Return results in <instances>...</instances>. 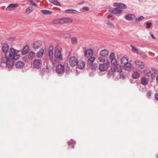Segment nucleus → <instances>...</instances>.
I'll return each mask as SVG.
<instances>
[{
  "mask_svg": "<svg viewBox=\"0 0 158 158\" xmlns=\"http://www.w3.org/2000/svg\"><path fill=\"white\" fill-rule=\"evenodd\" d=\"M140 76V74L137 71L134 72L132 75V77L134 79H136L138 78Z\"/></svg>",
  "mask_w": 158,
  "mask_h": 158,
  "instance_id": "28",
  "label": "nucleus"
},
{
  "mask_svg": "<svg viewBox=\"0 0 158 158\" xmlns=\"http://www.w3.org/2000/svg\"><path fill=\"white\" fill-rule=\"evenodd\" d=\"M77 59L74 56L71 57L69 60V63L71 67L75 66L77 63Z\"/></svg>",
  "mask_w": 158,
  "mask_h": 158,
  "instance_id": "7",
  "label": "nucleus"
},
{
  "mask_svg": "<svg viewBox=\"0 0 158 158\" xmlns=\"http://www.w3.org/2000/svg\"><path fill=\"white\" fill-rule=\"evenodd\" d=\"M147 26L146 27V28H149L151 27V26L152 25V23L151 22L147 23H146Z\"/></svg>",
  "mask_w": 158,
  "mask_h": 158,
  "instance_id": "48",
  "label": "nucleus"
},
{
  "mask_svg": "<svg viewBox=\"0 0 158 158\" xmlns=\"http://www.w3.org/2000/svg\"><path fill=\"white\" fill-rule=\"evenodd\" d=\"M49 57L50 58L54 60V57L53 56V53H51V54L49 55Z\"/></svg>",
  "mask_w": 158,
  "mask_h": 158,
  "instance_id": "53",
  "label": "nucleus"
},
{
  "mask_svg": "<svg viewBox=\"0 0 158 158\" xmlns=\"http://www.w3.org/2000/svg\"><path fill=\"white\" fill-rule=\"evenodd\" d=\"M65 66L66 67V69L65 73L67 74L69 73V71H71V69H70V67L68 66V64H65Z\"/></svg>",
  "mask_w": 158,
  "mask_h": 158,
  "instance_id": "41",
  "label": "nucleus"
},
{
  "mask_svg": "<svg viewBox=\"0 0 158 158\" xmlns=\"http://www.w3.org/2000/svg\"><path fill=\"white\" fill-rule=\"evenodd\" d=\"M64 65L61 64H59L57 65L56 68V71L57 74H62L64 72Z\"/></svg>",
  "mask_w": 158,
  "mask_h": 158,
  "instance_id": "6",
  "label": "nucleus"
},
{
  "mask_svg": "<svg viewBox=\"0 0 158 158\" xmlns=\"http://www.w3.org/2000/svg\"><path fill=\"white\" fill-rule=\"evenodd\" d=\"M130 47H132V50L134 52H135L137 54H139V53L138 49L135 48L132 45H130Z\"/></svg>",
  "mask_w": 158,
  "mask_h": 158,
  "instance_id": "35",
  "label": "nucleus"
},
{
  "mask_svg": "<svg viewBox=\"0 0 158 158\" xmlns=\"http://www.w3.org/2000/svg\"><path fill=\"white\" fill-rule=\"evenodd\" d=\"M53 48L52 47L50 46L49 48V55L53 53Z\"/></svg>",
  "mask_w": 158,
  "mask_h": 158,
  "instance_id": "50",
  "label": "nucleus"
},
{
  "mask_svg": "<svg viewBox=\"0 0 158 158\" xmlns=\"http://www.w3.org/2000/svg\"><path fill=\"white\" fill-rule=\"evenodd\" d=\"M95 60V58L94 57H91L88 60V65H90L93 64V62Z\"/></svg>",
  "mask_w": 158,
  "mask_h": 158,
  "instance_id": "29",
  "label": "nucleus"
},
{
  "mask_svg": "<svg viewBox=\"0 0 158 158\" xmlns=\"http://www.w3.org/2000/svg\"><path fill=\"white\" fill-rule=\"evenodd\" d=\"M1 63H0V66L1 67H3V66L6 65V60L5 58H2L1 60Z\"/></svg>",
  "mask_w": 158,
  "mask_h": 158,
  "instance_id": "34",
  "label": "nucleus"
},
{
  "mask_svg": "<svg viewBox=\"0 0 158 158\" xmlns=\"http://www.w3.org/2000/svg\"><path fill=\"white\" fill-rule=\"evenodd\" d=\"M29 2L31 3L32 5L35 6H37V4L34 2L33 0H30Z\"/></svg>",
  "mask_w": 158,
  "mask_h": 158,
  "instance_id": "49",
  "label": "nucleus"
},
{
  "mask_svg": "<svg viewBox=\"0 0 158 158\" xmlns=\"http://www.w3.org/2000/svg\"><path fill=\"white\" fill-rule=\"evenodd\" d=\"M144 18V17L142 16H140L137 19L135 17V20H133V22L137 23H139L143 20Z\"/></svg>",
  "mask_w": 158,
  "mask_h": 158,
  "instance_id": "25",
  "label": "nucleus"
},
{
  "mask_svg": "<svg viewBox=\"0 0 158 158\" xmlns=\"http://www.w3.org/2000/svg\"><path fill=\"white\" fill-rule=\"evenodd\" d=\"M152 94V93L151 91L149 90L147 92L146 94V96L148 98H149L150 97Z\"/></svg>",
  "mask_w": 158,
  "mask_h": 158,
  "instance_id": "46",
  "label": "nucleus"
},
{
  "mask_svg": "<svg viewBox=\"0 0 158 158\" xmlns=\"http://www.w3.org/2000/svg\"><path fill=\"white\" fill-rule=\"evenodd\" d=\"M60 36H63V37H65V38L67 37L68 36H69L67 34H65L64 33L61 34H60Z\"/></svg>",
  "mask_w": 158,
  "mask_h": 158,
  "instance_id": "51",
  "label": "nucleus"
},
{
  "mask_svg": "<svg viewBox=\"0 0 158 158\" xmlns=\"http://www.w3.org/2000/svg\"><path fill=\"white\" fill-rule=\"evenodd\" d=\"M128 59L127 57H123L121 59V62L122 64H124L128 62Z\"/></svg>",
  "mask_w": 158,
  "mask_h": 158,
  "instance_id": "26",
  "label": "nucleus"
},
{
  "mask_svg": "<svg viewBox=\"0 0 158 158\" xmlns=\"http://www.w3.org/2000/svg\"><path fill=\"white\" fill-rule=\"evenodd\" d=\"M114 69L116 72H118L120 73L122 71V70L121 66L119 64H117L116 65L114 66L113 67Z\"/></svg>",
  "mask_w": 158,
  "mask_h": 158,
  "instance_id": "18",
  "label": "nucleus"
},
{
  "mask_svg": "<svg viewBox=\"0 0 158 158\" xmlns=\"http://www.w3.org/2000/svg\"><path fill=\"white\" fill-rule=\"evenodd\" d=\"M34 10V8L31 6H30L27 8L25 12L27 14H29Z\"/></svg>",
  "mask_w": 158,
  "mask_h": 158,
  "instance_id": "32",
  "label": "nucleus"
},
{
  "mask_svg": "<svg viewBox=\"0 0 158 158\" xmlns=\"http://www.w3.org/2000/svg\"><path fill=\"white\" fill-rule=\"evenodd\" d=\"M125 18L128 21H131L133 20H135V16L132 14H128L127 15H126L124 16Z\"/></svg>",
  "mask_w": 158,
  "mask_h": 158,
  "instance_id": "10",
  "label": "nucleus"
},
{
  "mask_svg": "<svg viewBox=\"0 0 158 158\" xmlns=\"http://www.w3.org/2000/svg\"><path fill=\"white\" fill-rule=\"evenodd\" d=\"M23 59L25 61H27V57H24Z\"/></svg>",
  "mask_w": 158,
  "mask_h": 158,
  "instance_id": "60",
  "label": "nucleus"
},
{
  "mask_svg": "<svg viewBox=\"0 0 158 158\" xmlns=\"http://www.w3.org/2000/svg\"><path fill=\"white\" fill-rule=\"evenodd\" d=\"M119 3L115 2L114 4V6H118L119 7Z\"/></svg>",
  "mask_w": 158,
  "mask_h": 158,
  "instance_id": "55",
  "label": "nucleus"
},
{
  "mask_svg": "<svg viewBox=\"0 0 158 158\" xmlns=\"http://www.w3.org/2000/svg\"><path fill=\"white\" fill-rule=\"evenodd\" d=\"M112 17V15H109L108 16H107V18L108 19H110V18H111Z\"/></svg>",
  "mask_w": 158,
  "mask_h": 158,
  "instance_id": "59",
  "label": "nucleus"
},
{
  "mask_svg": "<svg viewBox=\"0 0 158 158\" xmlns=\"http://www.w3.org/2000/svg\"><path fill=\"white\" fill-rule=\"evenodd\" d=\"M116 72L114 69L113 68H111L108 71V75L109 76H113L114 75L115 73Z\"/></svg>",
  "mask_w": 158,
  "mask_h": 158,
  "instance_id": "30",
  "label": "nucleus"
},
{
  "mask_svg": "<svg viewBox=\"0 0 158 158\" xmlns=\"http://www.w3.org/2000/svg\"><path fill=\"white\" fill-rule=\"evenodd\" d=\"M71 42L72 44H77V39L75 37L71 38Z\"/></svg>",
  "mask_w": 158,
  "mask_h": 158,
  "instance_id": "40",
  "label": "nucleus"
},
{
  "mask_svg": "<svg viewBox=\"0 0 158 158\" xmlns=\"http://www.w3.org/2000/svg\"><path fill=\"white\" fill-rule=\"evenodd\" d=\"M35 55V52L33 51L31 52L28 54V58L30 60L32 59Z\"/></svg>",
  "mask_w": 158,
  "mask_h": 158,
  "instance_id": "31",
  "label": "nucleus"
},
{
  "mask_svg": "<svg viewBox=\"0 0 158 158\" xmlns=\"http://www.w3.org/2000/svg\"><path fill=\"white\" fill-rule=\"evenodd\" d=\"M2 50L5 54L6 58L8 59L13 57L14 59H19L20 56L18 54L21 52V50H17L12 48H11L9 50V46L6 43L3 44Z\"/></svg>",
  "mask_w": 158,
  "mask_h": 158,
  "instance_id": "1",
  "label": "nucleus"
},
{
  "mask_svg": "<svg viewBox=\"0 0 158 158\" xmlns=\"http://www.w3.org/2000/svg\"><path fill=\"white\" fill-rule=\"evenodd\" d=\"M62 24H63L64 23H71L73 21V20L70 18H61Z\"/></svg>",
  "mask_w": 158,
  "mask_h": 158,
  "instance_id": "20",
  "label": "nucleus"
},
{
  "mask_svg": "<svg viewBox=\"0 0 158 158\" xmlns=\"http://www.w3.org/2000/svg\"><path fill=\"white\" fill-rule=\"evenodd\" d=\"M155 98L157 101H158V92L155 94Z\"/></svg>",
  "mask_w": 158,
  "mask_h": 158,
  "instance_id": "54",
  "label": "nucleus"
},
{
  "mask_svg": "<svg viewBox=\"0 0 158 158\" xmlns=\"http://www.w3.org/2000/svg\"><path fill=\"white\" fill-rule=\"evenodd\" d=\"M29 50V47L26 45L23 48L21 53L23 55H25L28 53Z\"/></svg>",
  "mask_w": 158,
  "mask_h": 158,
  "instance_id": "16",
  "label": "nucleus"
},
{
  "mask_svg": "<svg viewBox=\"0 0 158 158\" xmlns=\"http://www.w3.org/2000/svg\"><path fill=\"white\" fill-rule=\"evenodd\" d=\"M105 57L103 56H101L99 57H98L99 60L102 62H104L105 60Z\"/></svg>",
  "mask_w": 158,
  "mask_h": 158,
  "instance_id": "43",
  "label": "nucleus"
},
{
  "mask_svg": "<svg viewBox=\"0 0 158 158\" xmlns=\"http://www.w3.org/2000/svg\"><path fill=\"white\" fill-rule=\"evenodd\" d=\"M85 62L84 61L80 60L77 61V63L76 65L78 69H82L85 67Z\"/></svg>",
  "mask_w": 158,
  "mask_h": 158,
  "instance_id": "12",
  "label": "nucleus"
},
{
  "mask_svg": "<svg viewBox=\"0 0 158 158\" xmlns=\"http://www.w3.org/2000/svg\"><path fill=\"white\" fill-rule=\"evenodd\" d=\"M73 12H72V13H74L75 14H77V13L78 12L77 11H76L75 10V11H73Z\"/></svg>",
  "mask_w": 158,
  "mask_h": 158,
  "instance_id": "62",
  "label": "nucleus"
},
{
  "mask_svg": "<svg viewBox=\"0 0 158 158\" xmlns=\"http://www.w3.org/2000/svg\"><path fill=\"white\" fill-rule=\"evenodd\" d=\"M44 52V50L43 48L41 49L36 53V56L38 58L41 57Z\"/></svg>",
  "mask_w": 158,
  "mask_h": 158,
  "instance_id": "24",
  "label": "nucleus"
},
{
  "mask_svg": "<svg viewBox=\"0 0 158 158\" xmlns=\"http://www.w3.org/2000/svg\"><path fill=\"white\" fill-rule=\"evenodd\" d=\"M123 10H121L118 7H116L114 9L110 8L109 9V11L111 13L114 14L115 15L118 17L122 15V12Z\"/></svg>",
  "mask_w": 158,
  "mask_h": 158,
  "instance_id": "3",
  "label": "nucleus"
},
{
  "mask_svg": "<svg viewBox=\"0 0 158 158\" xmlns=\"http://www.w3.org/2000/svg\"><path fill=\"white\" fill-rule=\"evenodd\" d=\"M61 19H55L53 21V23L55 24H62Z\"/></svg>",
  "mask_w": 158,
  "mask_h": 158,
  "instance_id": "33",
  "label": "nucleus"
},
{
  "mask_svg": "<svg viewBox=\"0 0 158 158\" xmlns=\"http://www.w3.org/2000/svg\"><path fill=\"white\" fill-rule=\"evenodd\" d=\"M97 64L96 63H94L92 64L91 66V69L92 70L95 71L97 68Z\"/></svg>",
  "mask_w": 158,
  "mask_h": 158,
  "instance_id": "37",
  "label": "nucleus"
},
{
  "mask_svg": "<svg viewBox=\"0 0 158 158\" xmlns=\"http://www.w3.org/2000/svg\"><path fill=\"white\" fill-rule=\"evenodd\" d=\"M120 78L124 79L127 77H128V76L127 73L126 72H124L122 71L120 73Z\"/></svg>",
  "mask_w": 158,
  "mask_h": 158,
  "instance_id": "22",
  "label": "nucleus"
},
{
  "mask_svg": "<svg viewBox=\"0 0 158 158\" xmlns=\"http://www.w3.org/2000/svg\"><path fill=\"white\" fill-rule=\"evenodd\" d=\"M75 10H72V9H68L66 10H65V12L68 13H71L72 12H73V11H75Z\"/></svg>",
  "mask_w": 158,
  "mask_h": 158,
  "instance_id": "47",
  "label": "nucleus"
},
{
  "mask_svg": "<svg viewBox=\"0 0 158 158\" xmlns=\"http://www.w3.org/2000/svg\"><path fill=\"white\" fill-rule=\"evenodd\" d=\"M139 53V54L142 57L145 58L147 57V56L142 51H140Z\"/></svg>",
  "mask_w": 158,
  "mask_h": 158,
  "instance_id": "42",
  "label": "nucleus"
},
{
  "mask_svg": "<svg viewBox=\"0 0 158 158\" xmlns=\"http://www.w3.org/2000/svg\"><path fill=\"white\" fill-rule=\"evenodd\" d=\"M84 3V2H80V3H79L78 4V5H81V4H82Z\"/></svg>",
  "mask_w": 158,
  "mask_h": 158,
  "instance_id": "61",
  "label": "nucleus"
},
{
  "mask_svg": "<svg viewBox=\"0 0 158 158\" xmlns=\"http://www.w3.org/2000/svg\"><path fill=\"white\" fill-rule=\"evenodd\" d=\"M84 54L85 56H89L93 54V52L92 50L89 49L87 50L86 52H84Z\"/></svg>",
  "mask_w": 158,
  "mask_h": 158,
  "instance_id": "21",
  "label": "nucleus"
},
{
  "mask_svg": "<svg viewBox=\"0 0 158 158\" xmlns=\"http://www.w3.org/2000/svg\"><path fill=\"white\" fill-rule=\"evenodd\" d=\"M106 24L107 25L109 26L110 27L114 28L115 27V26H114L113 24L111 22L108 21L107 22Z\"/></svg>",
  "mask_w": 158,
  "mask_h": 158,
  "instance_id": "44",
  "label": "nucleus"
},
{
  "mask_svg": "<svg viewBox=\"0 0 158 158\" xmlns=\"http://www.w3.org/2000/svg\"><path fill=\"white\" fill-rule=\"evenodd\" d=\"M24 65V63L23 62L21 61H18L15 64V66L16 68L19 69L23 68Z\"/></svg>",
  "mask_w": 158,
  "mask_h": 158,
  "instance_id": "15",
  "label": "nucleus"
},
{
  "mask_svg": "<svg viewBox=\"0 0 158 158\" xmlns=\"http://www.w3.org/2000/svg\"><path fill=\"white\" fill-rule=\"evenodd\" d=\"M130 82L131 83H133L134 82L133 81V80L132 79H130Z\"/></svg>",
  "mask_w": 158,
  "mask_h": 158,
  "instance_id": "58",
  "label": "nucleus"
},
{
  "mask_svg": "<svg viewBox=\"0 0 158 158\" xmlns=\"http://www.w3.org/2000/svg\"><path fill=\"white\" fill-rule=\"evenodd\" d=\"M118 8L120 9H126L127 8V6L124 4L119 3V5Z\"/></svg>",
  "mask_w": 158,
  "mask_h": 158,
  "instance_id": "38",
  "label": "nucleus"
},
{
  "mask_svg": "<svg viewBox=\"0 0 158 158\" xmlns=\"http://www.w3.org/2000/svg\"><path fill=\"white\" fill-rule=\"evenodd\" d=\"M109 58L111 60L115 58L114 54L113 52H111L110 53L109 56Z\"/></svg>",
  "mask_w": 158,
  "mask_h": 158,
  "instance_id": "45",
  "label": "nucleus"
},
{
  "mask_svg": "<svg viewBox=\"0 0 158 158\" xmlns=\"http://www.w3.org/2000/svg\"><path fill=\"white\" fill-rule=\"evenodd\" d=\"M51 3H52L54 5H56L57 6H61V4L58 2H57L56 1L52 0V1H51Z\"/></svg>",
  "mask_w": 158,
  "mask_h": 158,
  "instance_id": "36",
  "label": "nucleus"
},
{
  "mask_svg": "<svg viewBox=\"0 0 158 158\" xmlns=\"http://www.w3.org/2000/svg\"><path fill=\"white\" fill-rule=\"evenodd\" d=\"M114 19H112V20H114Z\"/></svg>",
  "mask_w": 158,
  "mask_h": 158,
  "instance_id": "64",
  "label": "nucleus"
},
{
  "mask_svg": "<svg viewBox=\"0 0 158 158\" xmlns=\"http://www.w3.org/2000/svg\"><path fill=\"white\" fill-rule=\"evenodd\" d=\"M109 64L108 63V64L104 63L100 64L99 67L100 71L103 72L106 70L109 67Z\"/></svg>",
  "mask_w": 158,
  "mask_h": 158,
  "instance_id": "9",
  "label": "nucleus"
},
{
  "mask_svg": "<svg viewBox=\"0 0 158 158\" xmlns=\"http://www.w3.org/2000/svg\"><path fill=\"white\" fill-rule=\"evenodd\" d=\"M83 10H85L86 11H88L89 10V8L87 6H84L82 8Z\"/></svg>",
  "mask_w": 158,
  "mask_h": 158,
  "instance_id": "52",
  "label": "nucleus"
},
{
  "mask_svg": "<svg viewBox=\"0 0 158 158\" xmlns=\"http://www.w3.org/2000/svg\"><path fill=\"white\" fill-rule=\"evenodd\" d=\"M40 11L42 13L45 15H50L52 13L51 11L48 10H41Z\"/></svg>",
  "mask_w": 158,
  "mask_h": 158,
  "instance_id": "27",
  "label": "nucleus"
},
{
  "mask_svg": "<svg viewBox=\"0 0 158 158\" xmlns=\"http://www.w3.org/2000/svg\"><path fill=\"white\" fill-rule=\"evenodd\" d=\"M156 81L157 83L158 84V75L156 77Z\"/></svg>",
  "mask_w": 158,
  "mask_h": 158,
  "instance_id": "57",
  "label": "nucleus"
},
{
  "mask_svg": "<svg viewBox=\"0 0 158 158\" xmlns=\"http://www.w3.org/2000/svg\"><path fill=\"white\" fill-rule=\"evenodd\" d=\"M124 68L125 70L129 71H131V70L133 69L134 68L133 67H131V63L127 62L124 64Z\"/></svg>",
  "mask_w": 158,
  "mask_h": 158,
  "instance_id": "14",
  "label": "nucleus"
},
{
  "mask_svg": "<svg viewBox=\"0 0 158 158\" xmlns=\"http://www.w3.org/2000/svg\"><path fill=\"white\" fill-rule=\"evenodd\" d=\"M61 51V48L58 47L56 48L54 50V61L56 63H59L63 60Z\"/></svg>",
  "mask_w": 158,
  "mask_h": 158,
  "instance_id": "2",
  "label": "nucleus"
},
{
  "mask_svg": "<svg viewBox=\"0 0 158 158\" xmlns=\"http://www.w3.org/2000/svg\"><path fill=\"white\" fill-rule=\"evenodd\" d=\"M135 63L136 65H138L141 69H143L144 68L145 64L143 62L137 60L135 61Z\"/></svg>",
  "mask_w": 158,
  "mask_h": 158,
  "instance_id": "13",
  "label": "nucleus"
},
{
  "mask_svg": "<svg viewBox=\"0 0 158 158\" xmlns=\"http://www.w3.org/2000/svg\"><path fill=\"white\" fill-rule=\"evenodd\" d=\"M68 145L69 146V148H74V145L76 143V142L74 140L71 139L69 141L67 142Z\"/></svg>",
  "mask_w": 158,
  "mask_h": 158,
  "instance_id": "19",
  "label": "nucleus"
},
{
  "mask_svg": "<svg viewBox=\"0 0 158 158\" xmlns=\"http://www.w3.org/2000/svg\"><path fill=\"white\" fill-rule=\"evenodd\" d=\"M111 63L114 66L118 64H117V60L116 58H115L111 60Z\"/></svg>",
  "mask_w": 158,
  "mask_h": 158,
  "instance_id": "39",
  "label": "nucleus"
},
{
  "mask_svg": "<svg viewBox=\"0 0 158 158\" xmlns=\"http://www.w3.org/2000/svg\"><path fill=\"white\" fill-rule=\"evenodd\" d=\"M42 61L39 59H35L34 60L33 63V67L34 69H39L41 68L42 66Z\"/></svg>",
  "mask_w": 158,
  "mask_h": 158,
  "instance_id": "4",
  "label": "nucleus"
},
{
  "mask_svg": "<svg viewBox=\"0 0 158 158\" xmlns=\"http://www.w3.org/2000/svg\"><path fill=\"white\" fill-rule=\"evenodd\" d=\"M156 60H157V61H158V56H157V58H156Z\"/></svg>",
  "mask_w": 158,
  "mask_h": 158,
  "instance_id": "63",
  "label": "nucleus"
},
{
  "mask_svg": "<svg viewBox=\"0 0 158 158\" xmlns=\"http://www.w3.org/2000/svg\"><path fill=\"white\" fill-rule=\"evenodd\" d=\"M148 79L146 77H143L142 78L141 83L143 85H146L148 83Z\"/></svg>",
  "mask_w": 158,
  "mask_h": 158,
  "instance_id": "23",
  "label": "nucleus"
},
{
  "mask_svg": "<svg viewBox=\"0 0 158 158\" xmlns=\"http://www.w3.org/2000/svg\"><path fill=\"white\" fill-rule=\"evenodd\" d=\"M150 35L154 39H156V38L154 36V35H153V34L152 33V32H150Z\"/></svg>",
  "mask_w": 158,
  "mask_h": 158,
  "instance_id": "56",
  "label": "nucleus"
},
{
  "mask_svg": "<svg viewBox=\"0 0 158 158\" xmlns=\"http://www.w3.org/2000/svg\"><path fill=\"white\" fill-rule=\"evenodd\" d=\"M6 66L8 68H10L12 67L14 65V61L13 60H17L18 59H14L13 58L11 57L9 59L6 58Z\"/></svg>",
  "mask_w": 158,
  "mask_h": 158,
  "instance_id": "5",
  "label": "nucleus"
},
{
  "mask_svg": "<svg viewBox=\"0 0 158 158\" xmlns=\"http://www.w3.org/2000/svg\"><path fill=\"white\" fill-rule=\"evenodd\" d=\"M42 42L41 41H37L33 44V48L36 51V49H39L42 46Z\"/></svg>",
  "mask_w": 158,
  "mask_h": 158,
  "instance_id": "8",
  "label": "nucleus"
},
{
  "mask_svg": "<svg viewBox=\"0 0 158 158\" xmlns=\"http://www.w3.org/2000/svg\"><path fill=\"white\" fill-rule=\"evenodd\" d=\"M109 51L106 49H104L101 51L99 55L100 56H103L106 57L108 55Z\"/></svg>",
  "mask_w": 158,
  "mask_h": 158,
  "instance_id": "17",
  "label": "nucleus"
},
{
  "mask_svg": "<svg viewBox=\"0 0 158 158\" xmlns=\"http://www.w3.org/2000/svg\"><path fill=\"white\" fill-rule=\"evenodd\" d=\"M19 6V4L17 3L13 4L11 3L9 5L7 8H6V10H13L15 8Z\"/></svg>",
  "mask_w": 158,
  "mask_h": 158,
  "instance_id": "11",
  "label": "nucleus"
}]
</instances>
